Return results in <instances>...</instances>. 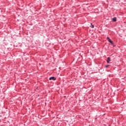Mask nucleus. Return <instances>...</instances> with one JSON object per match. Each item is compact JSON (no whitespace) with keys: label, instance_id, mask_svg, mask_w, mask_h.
Here are the masks:
<instances>
[{"label":"nucleus","instance_id":"1","mask_svg":"<svg viewBox=\"0 0 126 126\" xmlns=\"http://www.w3.org/2000/svg\"><path fill=\"white\" fill-rule=\"evenodd\" d=\"M107 40L108 41V42H109V43H110L111 45H114V42L113 41H112V40H111V39H110L109 37H107Z\"/></svg>","mask_w":126,"mask_h":126},{"label":"nucleus","instance_id":"2","mask_svg":"<svg viewBox=\"0 0 126 126\" xmlns=\"http://www.w3.org/2000/svg\"><path fill=\"white\" fill-rule=\"evenodd\" d=\"M49 80H57V78L54 76L49 78Z\"/></svg>","mask_w":126,"mask_h":126},{"label":"nucleus","instance_id":"3","mask_svg":"<svg viewBox=\"0 0 126 126\" xmlns=\"http://www.w3.org/2000/svg\"><path fill=\"white\" fill-rule=\"evenodd\" d=\"M110 62H111V58H110V57H108L107 60V63H110Z\"/></svg>","mask_w":126,"mask_h":126},{"label":"nucleus","instance_id":"4","mask_svg":"<svg viewBox=\"0 0 126 126\" xmlns=\"http://www.w3.org/2000/svg\"><path fill=\"white\" fill-rule=\"evenodd\" d=\"M112 21H113V22H116V21H117V18L116 17L113 18Z\"/></svg>","mask_w":126,"mask_h":126},{"label":"nucleus","instance_id":"5","mask_svg":"<svg viewBox=\"0 0 126 126\" xmlns=\"http://www.w3.org/2000/svg\"><path fill=\"white\" fill-rule=\"evenodd\" d=\"M90 27H91V28H94V25H92V23H91V26H90Z\"/></svg>","mask_w":126,"mask_h":126},{"label":"nucleus","instance_id":"6","mask_svg":"<svg viewBox=\"0 0 126 126\" xmlns=\"http://www.w3.org/2000/svg\"><path fill=\"white\" fill-rule=\"evenodd\" d=\"M109 66H110V65H107L105 66V67L107 68L108 67H109Z\"/></svg>","mask_w":126,"mask_h":126},{"label":"nucleus","instance_id":"7","mask_svg":"<svg viewBox=\"0 0 126 126\" xmlns=\"http://www.w3.org/2000/svg\"><path fill=\"white\" fill-rule=\"evenodd\" d=\"M113 47H115V45H113Z\"/></svg>","mask_w":126,"mask_h":126}]
</instances>
